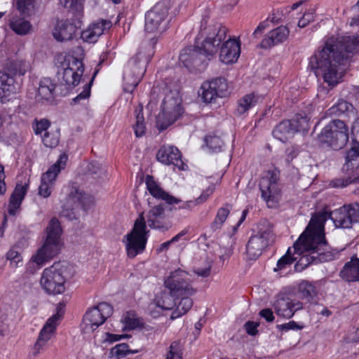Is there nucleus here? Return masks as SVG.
Returning <instances> with one entry per match:
<instances>
[{
	"instance_id": "nucleus-1",
	"label": "nucleus",
	"mask_w": 359,
	"mask_h": 359,
	"mask_svg": "<svg viewBox=\"0 0 359 359\" xmlns=\"http://www.w3.org/2000/svg\"><path fill=\"white\" fill-rule=\"evenodd\" d=\"M358 53V35L330 37L325 41L323 48L310 57L308 67L332 89L343 81L344 67Z\"/></svg>"
},
{
	"instance_id": "nucleus-2",
	"label": "nucleus",
	"mask_w": 359,
	"mask_h": 359,
	"mask_svg": "<svg viewBox=\"0 0 359 359\" xmlns=\"http://www.w3.org/2000/svg\"><path fill=\"white\" fill-rule=\"evenodd\" d=\"M330 248L323 228L318 226L313 229L312 224H309L293 244L294 254L303 255L294 265L295 271L300 272L311 264L333 260L335 255Z\"/></svg>"
},
{
	"instance_id": "nucleus-3",
	"label": "nucleus",
	"mask_w": 359,
	"mask_h": 359,
	"mask_svg": "<svg viewBox=\"0 0 359 359\" xmlns=\"http://www.w3.org/2000/svg\"><path fill=\"white\" fill-rule=\"evenodd\" d=\"M330 219L337 228L348 229L353 223L359 222V205L358 203L344 205L330 212H324L311 218L312 229L320 226L324 230L323 223ZM325 233V231H323Z\"/></svg>"
},
{
	"instance_id": "nucleus-4",
	"label": "nucleus",
	"mask_w": 359,
	"mask_h": 359,
	"mask_svg": "<svg viewBox=\"0 0 359 359\" xmlns=\"http://www.w3.org/2000/svg\"><path fill=\"white\" fill-rule=\"evenodd\" d=\"M72 275V266L66 262L54 263L43 270L40 285L50 294H62L65 290V284Z\"/></svg>"
},
{
	"instance_id": "nucleus-5",
	"label": "nucleus",
	"mask_w": 359,
	"mask_h": 359,
	"mask_svg": "<svg viewBox=\"0 0 359 359\" xmlns=\"http://www.w3.org/2000/svg\"><path fill=\"white\" fill-rule=\"evenodd\" d=\"M62 229L60 222L55 217L52 218L46 229L45 241L36 254L32 257V260L38 265H41L55 256L62 245Z\"/></svg>"
},
{
	"instance_id": "nucleus-6",
	"label": "nucleus",
	"mask_w": 359,
	"mask_h": 359,
	"mask_svg": "<svg viewBox=\"0 0 359 359\" xmlns=\"http://www.w3.org/2000/svg\"><path fill=\"white\" fill-rule=\"evenodd\" d=\"M153 55L149 48H141L128 62L123 73V90L132 93L142 78L146 66Z\"/></svg>"
},
{
	"instance_id": "nucleus-7",
	"label": "nucleus",
	"mask_w": 359,
	"mask_h": 359,
	"mask_svg": "<svg viewBox=\"0 0 359 359\" xmlns=\"http://www.w3.org/2000/svg\"><path fill=\"white\" fill-rule=\"evenodd\" d=\"M348 139V127L339 119L330 121L318 135V140L323 147L337 151L344 148Z\"/></svg>"
},
{
	"instance_id": "nucleus-8",
	"label": "nucleus",
	"mask_w": 359,
	"mask_h": 359,
	"mask_svg": "<svg viewBox=\"0 0 359 359\" xmlns=\"http://www.w3.org/2000/svg\"><path fill=\"white\" fill-rule=\"evenodd\" d=\"M149 232L142 212L135 221L132 230L123 238L128 257L134 258L144 252Z\"/></svg>"
},
{
	"instance_id": "nucleus-9",
	"label": "nucleus",
	"mask_w": 359,
	"mask_h": 359,
	"mask_svg": "<svg viewBox=\"0 0 359 359\" xmlns=\"http://www.w3.org/2000/svg\"><path fill=\"white\" fill-rule=\"evenodd\" d=\"M182 113L181 100L177 96V90H170L165 97L161 105V112L157 116L156 124L159 130L166 129Z\"/></svg>"
},
{
	"instance_id": "nucleus-10",
	"label": "nucleus",
	"mask_w": 359,
	"mask_h": 359,
	"mask_svg": "<svg viewBox=\"0 0 359 359\" xmlns=\"http://www.w3.org/2000/svg\"><path fill=\"white\" fill-rule=\"evenodd\" d=\"M227 29L219 23L208 25L203 29V57L208 61L216 58L219 48L226 37Z\"/></svg>"
},
{
	"instance_id": "nucleus-11",
	"label": "nucleus",
	"mask_w": 359,
	"mask_h": 359,
	"mask_svg": "<svg viewBox=\"0 0 359 359\" xmlns=\"http://www.w3.org/2000/svg\"><path fill=\"white\" fill-rule=\"evenodd\" d=\"M113 313L112 306L106 303H100L97 306L86 311L83 318L81 329L83 333L93 332Z\"/></svg>"
},
{
	"instance_id": "nucleus-12",
	"label": "nucleus",
	"mask_w": 359,
	"mask_h": 359,
	"mask_svg": "<svg viewBox=\"0 0 359 359\" xmlns=\"http://www.w3.org/2000/svg\"><path fill=\"white\" fill-rule=\"evenodd\" d=\"M168 8L164 3L156 4L145 15V30L163 32L168 27Z\"/></svg>"
},
{
	"instance_id": "nucleus-13",
	"label": "nucleus",
	"mask_w": 359,
	"mask_h": 359,
	"mask_svg": "<svg viewBox=\"0 0 359 359\" xmlns=\"http://www.w3.org/2000/svg\"><path fill=\"white\" fill-rule=\"evenodd\" d=\"M273 234L272 230L267 228L260 229L256 235L251 236L246 244V254L248 259H257L263 250L273 241Z\"/></svg>"
},
{
	"instance_id": "nucleus-14",
	"label": "nucleus",
	"mask_w": 359,
	"mask_h": 359,
	"mask_svg": "<svg viewBox=\"0 0 359 359\" xmlns=\"http://www.w3.org/2000/svg\"><path fill=\"white\" fill-rule=\"evenodd\" d=\"M279 174L276 170L268 171L259 181V189L262 193V198L267 203L268 205H273L278 202L280 190L278 187V181Z\"/></svg>"
},
{
	"instance_id": "nucleus-15",
	"label": "nucleus",
	"mask_w": 359,
	"mask_h": 359,
	"mask_svg": "<svg viewBox=\"0 0 359 359\" xmlns=\"http://www.w3.org/2000/svg\"><path fill=\"white\" fill-rule=\"evenodd\" d=\"M67 161V156L61 155L58 160L43 173L41 179V184L39 187V194L48 198L50 196L55 179L62 169H64Z\"/></svg>"
},
{
	"instance_id": "nucleus-16",
	"label": "nucleus",
	"mask_w": 359,
	"mask_h": 359,
	"mask_svg": "<svg viewBox=\"0 0 359 359\" xmlns=\"http://www.w3.org/2000/svg\"><path fill=\"white\" fill-rule=\"evenodd\" d=\"M202 42L197 38L194 46H188L182 50L179 60L187 70L192 74L199 73V67L202 63Z\"/></svg>"
},
{
	"instance_id": "nucleus-17",
	"label": "nucleus",
	"mask_w": 359,
	"mask_h": 359,
	"mask_svg": "<svg viewBox=\"0 0 359 359\" xmlns=\"http://www.w3.org/2000/svg\"><path fill=\"white\" fill-rule=\"evenodd\" d=\"M145 184L149 194L156 199L165 201L168 205L179 204V208L189 209L191 208L194 203L189 201L182 202L180 199L175 198L170 195L168 192L165 191L160 184L155 181L151 175H147L145 179Z\"/></svg>"
},
{
	"instance_id": "nucleus-18",
	"label": "nucleus",
	"mask_w": 359,
	"mask_h": 359,
	"mask_svg": "<svg viewBox=\"0 0 359 359\" xmlns=\"http://www.w3.org/2000/svg\"><path fill=\"white\" fill-rule=\"evenodd\" d=\"M228 83L224 77H217L208 81V88L203 84V109L208 104L217 107L216 100L229 94Z\"/></svg>"
},
{
	"instance_id": "nucleus-19",
	"label": "nucleus",
	"mask_w": 359,
	"mask_h": 359,
	"mask_svg": "<svg viewBox=\"0 0 359 359\" xmlns=\"http://www.w3.org/2000/svg\"><path fill=\"white\" fill-rule=\"evenodd\" d=\"M62 81L69 86L78 85L84 71L82 60L74 56H68L62 62Z\"/></svg>"
},
{
	"instance_id": "nucleus-20",
	"label": "nucleus",
	"mask_w": 359,
	"mask_h": 359,
	"mask_svg": "<svg viewBox=\"0 0 359 359\" xmlns=\"http://www.w3.org/2000/svg\"><path fill=\"white\" fill-rule=\"evenodd\" d=\"M186 273L180 269L170 273L165 280V287L174 294L191 295L194 292L191 286L184 281Z\"/></svg>"
},
{
	"instance_id": "nucleus-21",
	"label": "nucleus",
	"mask_w": 359,
	"mask_h": 359,
	"mask_svg": "<svg viewBox=\"0 0 359 359\" xmlns=\"http://www.w3.org/2000/svg\"><path fill=\"white\" fill-rule=\"evenodd\" d=\"M144 217L146 224L151 229L164 231L171 226L170 222L165 218V208L162 204L151 207Z\"/></svg>"
},
{
	"instance_id": "nucleus-22",
	"label": "nucleus",
	"mask_w": 359,
	"mask_h": 359,
	"mask_svg": "<svg viewBox=\"0 0 359 359\" xmlns=\"http://www.w3.org/2000/svg\"><path fill=\"white\" fill-rule=\"evenodd\" d=\"M157 160L165 165H173L180 170H185L188 166L182 160L179 149L173 146L164 145L160 148L157 154Z\"/></svg>"
},
{
	"instance_id": "nucleus-23",
	"label": "nucleus",
	"mask_w": 359,
	"mask_h": 359,
	"mask_svg": "<svg viewBox=\"0 0 359 359\" xmlns=\"http://www.w3.org/2000/svg\"><path fill=\"white\" fill-rule=\"evenodd\" d=\"M276 313L285 318H292L296 311L302 309V302L288 296L280 297L273 304Z\"/></svg>"
},
{
	"instance_id": "nucleus-24",
	"label": "nucleus",
	"mask_w": 359,
	"mask_h": 359,
	"mask_svg": "<svg viewBox=\"0 0 359 359\" xmlns=\"http://www.w3.org/2000/svg\"><path fill=\"white\" fill-rule=\"evenodd\" d=\"M175 296L180 297L181 295L174 294L170 290L169 292H164L156 296L155 302L151 303L149 306L148 309L150 315L153 318H157L163 311L172 309L176 306L174 299Z\"/></svg>"
},
{
	"instance_id": "nucleus-25",
	"label": "nucleus",
	"mask_w": 359,
	"mask_h": 359,
	"mask_svg": "<svg viewBox=\"0 0 359 359\" xmlns=\"http://www.w3.org/2000/svg\"><path fill=\"white\" fill-rule=\"evenodd\" d=\"M112 23L108 20H99L90 24L81 34V39L88 43H95L105 30L111 28Z\"/></svg>"
},
{
	"instance_id": "nucleus-26",
	"label": "nucleus",
	"mask_w": 359,
	"mask_h": 359,
	"mask_svg": "<svg viewBox=\"0 0 359 359\" xmlns=\"http://www.w3.org/2000/svg\"><path fill=\"white\" fill-rule=\"evenodd\" d=\"M51 323V320L46 321L41 330L32 349V354L34 357H37L46 350L48 341L54 335L56 329L54 328V326L50 325Z\"/></svg>"
},
{
	"instance_id": "nucleus-27",
	"label": "nucleus",
	"mask_w": 359,
	"mask_h": 359,
	"mask_svg": "<svg viewBox=\"0 0 359 359\" xmlns=\"http://www.w3.org/2000/svg\"><path fill=\"white\" fill-rule=\"evenodd\" d=\"M241 45L235 39H229L224 43L220 48L219 60L224 64H233L240 56Z\"/></svg>"
},
{
	"instance_id": "nucleus-28",
	"label": "nucleus",
	"mask_w": 359,
	"mask_h": 359,
	"mask_svg": "<svg viewBox=\"0 0 359 359\" xmlns=\"http://www.w3.org/2000/svg\"><path fill=\"white\" fill-rule=\"evenodd\" d=\"M78 24L75 25L69 20L57 21L53 31V37L58 41L72 39L78 28L81 27L80 22Z\"/></svg>"
},
{
	"instance_id": "nucleus-29",
	"label": "nucleus",
	"mask_w": 359,
	"mask_h": 359,
	"mask_svg": "<svg viewBox=\"0 0 359 359\" xmlns=\"http://www.w3.org/2000/svg\"><path fill=\"white\" fill-rule=\"evenodd\" d=\"M359 146L353 144L352 147L346 151L345 162L341 168V172L345 175H355L359 176Z\"/></svg>"
},
{
	"instance_id": "nucleus-30",
	"label": "nucleus",
	"mask_w": 359,
	"mask_h": 359,
	"mask_svg": "<svg viewBox=\"0 0 359 359\" xmlns=\"http://www.w3.org/2000/svg\"><path fill=\"white\" fill-rule=\"evenodd\" d=\"M290 31L285 26H280L271 30L262 39L260 47L264 49L270 48L287 40Z\"/></svg>"
},
{
	"instance_id": "nucleus-31",
	"label": "nucleus",
	"mask_w": 359,
	"mask_h": 359,
	"mask_svg": "<svg viewBox=\"0 0 359 359\" xmlns=\"http://www.w3.org/2000/svg\"><path fill=\"white\" fill-rule=\"evenodd\" d=\"M339 277L348 283L359 281V258L356 255H353L350 261L345 263L339 271Z\"/></svg>"
},
{
	"instance_id": "nucleus-32",
	"label": "nucleus",
	"mask_w": 359,
	"mask_h": 359,
	"mask_svg": "<svg viewBox=\"0 0 359 359\" xmlns=\"http://www.w3.org/2000/svg\"><path fill=\"white\" fill-rule=\"evenodd\" d=\"M20 89V83L13 76L0 72V99L15 93Z\"/></svg>"
},
{
	"instance_id": "nucleus-33",
	"label": "nucleus",
	"mask_w": 359,
	"mask_h": 359,
	"mask_svg": "<svg viewBox=\"0 0 359 359\" xmlns=\"http://www.w3.org/2000/svg\"><path fill=\"white\" fill-rule=\"evenodd\" d=\"M318 291L315 284L309 280H302L297 287V296L307 303L316 302Z\"/></svg>"
},
{
	"instance_id": "nucleus-34",
	"label": "nucleus",
	"mask_w": 359,
	"mask_h": 359,
	"mask_svg": "<svg viewBox=\"0 0 359 359\" xmlns=\"http://www.w3.org/2000/svg\"><path fill=\"white\" fill-rule=\"evenodd\" d=\"M27 191V184H18L13 191L9 201L8 212L10 215H14L17 210L20 208L22 200Z\"/></svg>"
},
{
	"instance_id": "nucleus-35",
	"label": "nucleus",
	"mask_w": 359,
	"mask_h": 359,
	"mask_svg": "<svg viewBox=\"0 0 359 359\" xmlns=\"http://www.w3.org/2000/svg\"><path fill=\"white\" fill-rule=\"evenodd\" d=\"M293 128L290 120H284L276 125L272 134L276 139L285 142L295 134V130Z\"/></svg>"
},
{
	"instance_id": "nucleus-36",
	"label": "nucleus",
	"mask_w": 359,
	"mask_h": 359,
	"mask_svg": "<svg viewBox=\"0 0 359 359\" xmlns=\"http://www.w3.org/2000/svg\"><path fill=\"white\" fill-rule=\"evenodd\" d=\"M341 177L334 178L330 182V186L334 188H344L351 184H356L357 187L354 194L359 195V176L355 175H345Z\"/></svg>"
},
{
	"instance_id": "nucleus-37",
	"label": "nucleus",
	"mask_w": 359,
	"mask_h": 359,
	"mask_svg": "<svg viewBox=\"0 0 359 359\" xmlns=\"http://www.w3.org/2000/svg\"><path fill=\"white\" fill-rule=\"evenodd\" d=\"M257 100L258 97L254 93L245 95L238 101L237 107L233 112L234 115L237 116L243 115L256 104Z\"/></svg>"
},
{
	"instance_id": "nucleus-38",
	"label": "nucleus",
	"mask_w": 359,
	"mask_h": 359,
	"mask_svg": "<svg viewBox=\"0 0 359 359\" xmlns=\"http://www.w3.org/2000/svg\"><path fill=\"white\" fill-rule=\"evenodd\" d=\"M55 85L49 78H43L39 82L38 96L41 100H50L53 97Z\"/></svg>"
},
{
	"instance_id": "nucleus-39",
	"label": "nucleus",
	"mask_w": 359,
	"mask_h": 359,
	"mask_svg": "<svg viewBox=\"0 0 359 359\" xmlns=\"http://www.w3.org/2000/svg\"><path fill=\"white\" fill-rule=\"evenodd\" d=\"M291 121L295 133L298 132L306 133L310 128V118L306 115L297 114Z\"/></svg>"
},
{
	"instance_id": "nucleus-40",
	"label": "nucleus",
	"mask_w": 359,
	"mask_h": 359,
	"mask_svg": "<svg viewBox=\"0 0 359 359\" xmlns=\"http://www.w3.org/2000/svg\"><path fill=\"white\" fill-rule=\"evenodd\" d=\"M11 29L17 34L25 35L29 33L32 28L30 22L24 18H15L11 20Z\"/></svg>"
},
{
	"instance_id": "nucleus-41",
	"label": "nucleus",
	"mask_w": 359,
	"mask_h": 359,
	"mask_svg": "<svg viewBox=\"0 0 359 359\" xmlns=\"http://www.w3.org/2000/svg\"><path fill=\"white\" fill-rule=\"evenodd\" d=\"M60 136L59 129H50L41 135V139L46 147L54 148L59 144Z\"/></svg>"
},
{
	"instance_id": "nucleus-42",
	"label": "nucleus",
	"mask_w": 359,
	"mask_h": 359,
	"mask_svg": "<svg viewBox=\"0 0 359 359\" xmlns=\"http://www.w3.org/2000/svg\"><path fill=\"white\" fill-rule=\"evenodd\" d=\"M31 68L29 62L23 60H16L10 63L8 69L14 75L23 76Z\"/></svg>"
},
{
	"instance_id": "nucleus-43",
	"label": "nucleus",
	"mask_w": 359,
	"mask_h": 359,
	"mask_svg": "<svg viewBox=\"0 0 359 359\" xmlns=\"http://www.w3.org/2000/svg\"><path fill=\"white\" fill-rule=\"evenodd\" d=\"M136 123L133 126L134 132L137 137L143 136L145 133L144 118L143 116V107L140 105L135 109Z\"/></svg>"
},
{
	"instance_id": "nucleus-44",
	"label": "nucleus",
	"mask_w": 359,
	"mask_h": 359,
	"mask_svg": "<svg viewBox=\"0 0 359 359\" xmlns=\"http://www.w3.org/2000/svg\"><path fill=\"white\" fill-rule=\"evenodd\" d=\"M182 297L180 302L177 304L176 309L173 311L171 318H177L186 313L192 306L193 302L188 295Z\"/></svg>"
},
{
	"instance_id": "nucleus-45",
	"label": "nucleus",
	"mask_w": 359,
	"mask_h": 359,
	"mask_svg": "<svg viewBox=\"0 0 359 359\" xmlns=\"http://www.w3.org/2000/svg\"><path fill=\"white\" fill-rule=\"evenodd\" d=\"M210 152H220L224 145L223 140L216 135H207L203 140Z\"/></svg>"
},
{
	"instance_id": "nucleus-46",
	"label": "nucleus",
	"mask_w": 359,
	"mask_h": 359,
	"mask_svg": "<svg viewBox=\"0 0 359 359\" xmlns=\"http://www.w3.org/2000/svg\"><path fill=\"white\" fill-rule=\"evenodd\" d=\"M70 196L74 201H76L80 203L83 208L87 209L90 205L94 203V198L90 194H86L77 189H74V191H72Z\"/></svg>"
},
{
	"instance_id": "nucleus-47",
	"label": "nucleus",
	"mask_w": 359,
	"mask_h": 359,
	"mask_svg": "<svg viewBox=\"0 0 359 359\" xmlns=\"http://www.w3.org/2000/svg\"><path fill=\"white\" fill-rule=\"evenodd\" d=\"M230 209L229 205L226 204V207L220 208L218 210L216 217L211 224V228L213 230H216L222 227L230 212Z\"/></svg>"
},
{
	"instance_id": "nucleus-48",
	"label": "nucleus",
	"mask_w": 359,
	"mask_h": 359,
	"mask_svg": "<svg viewBox=\"0 0 359 359\" xmlns=\"http://www.w3.org/2000/svg\"><path fill=\"white\" fill-rule=\"evenodd\" d=\"M6 259L10 262V265L12 267H18L20 264H22V257L19 248L16 245L13 246L6 253Z\"/></svg>"
},
{
	"instance_id": "nucleus-49",
	"label": "nucleus",
	"mask_w": 359,
	"mask_h": 359,
	"mask_svg": "<svg viewBox=\"0 0 359 359\" xmlns=\"http://www.w3.org/2000/svg\"><path fill=\"white\" fill-rule=\"evenodd\" d=\"M353 105L344 100H339L332 107L329 109V113L331 115L341 116L346 111H348Z\"/></svg>"
},
{
	"instance_id": "nucleus-50",
	"label": "nucleus",
	"mask_w": 359,
	"mask_h": 359,
	"mask_svg": "<svg viewBox=\"0 0 359 359\" xmlns=\"http://www.w3.org/2000/svg\"><path fill=\"white\" fill-rule=\"evenodd\" d=\"M121 322L124 324L125 329L134 330L141 325V322L136 315L132 312H127L122 318Z\"/></svg>"
},
{
	"instance_id": "nucleus-51",
	"label": "nucleus",
	"mask_w": 359,
	"mask_h": 359,
	"mask_svg": "<svg viewBox=\"0 0 359 359\" xmlns=\"http://www.w3.org/2000/svg\"><path fill=\"white\" fill-rule=\"evenodd\" d=\"M88 174L93 178H101L105 175L106 167L98 162L93 161L88 164Z\"/></svg>"
},
{
	"instance_id": "nucleus-52",
	"label": "nucleus",
	"mask_w": 359,
	"mask_h": 359,
	"mask_svg": "<svg viewBox=\"0 0 359 359\" xmlns=\"http://www.w3.org/2000/svg\"><path fill=\"white\" fill-rule=\"evenodd\" d=\"M222 176L219 175H212L206 177L208 187L203 190V201L206 200L215 191L217 184L221 182Z\"/></svg>"
},
{
	"instance_id": "nucleus-53",
	"label": "nucleus",
	"mask_w": 359,
	"mask_h": 359,
	"mask_svg": "<svg viewBox=\"0 0 359 359\" xmlns=\"http://www.w3.org/2000/svg\"><path fill=\"white\" fill-rule=\"evenodd\" d=\"M293 255L294 252H292L291 248H289L286 254L278 259L274 270H282L285 269L287 265H291L297 259V257H294Z\"/></svg>"
},
{
	"instance_id": "nucleus-54",
	"label": "nucleus",
	"mask_w": 359,
	"mask_h": 359,
	"mask_svg": "<svg viewBox=\"0 0 359 359\" xmlns=\"http://www.w3.org/2000/svg\"><path fill=\"white\" fill-rule=\"evenodd\" d=\"M111 352L113 355L120 358L126 356L128 353H137V351H132L129 348V346L127 344L122 343L117 344L114 348H112Z\"/></svg>"
},
{
	"instance_id": "nucleus-55",
	"label": "nucleus",
	"mask_w": 359,
	"mask_h": 359,
	"mask_svg": "<svg viewBox=\"0 0 359 359\" xmlns=\"http://www.w3.org/2000/svg\"><path fill=\"white\" fill-rule=\"evenodd\" d=\"M182 346L179 341L172 342L169 348L166 359H182Z\"/></svg>"
},
{
	"instance_id": "nucleus-56",
	"label": "nucleus",
	"mask_w": 359,
	"mask_h": 359,
	"mask_svg": "<svg viewBox=\"0 0 359 359\" xmlns=\"http://www.w3.org/2000/svg\"><path fill=\"white\" fill-rule=\"evenodd\" d=\"M50 123L47 119H41L40 121H36L35 124L33 126V128L36 135H42V133H45L46 132H48L50 130Z\"/></svg>"
},
{
	"instance_id": "nucleus-57",
	"label": "nucleus",
	"mask_w": 359,
	"mask_h": 359,
	"mask_svg": "<svg viewBox=\"0 0 359 359\" xmlns=\"http://www.w3.org/2000/svg\"><path fill=\"white\" fill-rule=\"evenodd\" d=\"M65 304L64 303L60 302L57 306V313L47 320V321H52L50 325L54 326V328L55 329L63 316L65 313Z\"/></svg>"
},
{
	"instance_id": "nucleus-58",
	"label": "nucleus",
	"mask_w": 359,
	"mask_h": 359,
	"mask_svg": "<svg viewBox=\"0 0 359 359\" xmlns=\"http://www.w3.org/2000/svg\"><path fill=\"white\" fill-rule=\"evenodd\" d=\"M34 0H17V8L22 15H27L32 7Z\"/></svg>"
},
{
	"instance_id": "nucleus-59",
	"label": "nucleus",
	"mask_w": 359,
	"mask_h": 359,
	"mask_svg": "<svg viewBox=\"0 0 359 359\" xmlns=\"http://www.w3.org/2000/svg\"><path fill=\"white\" fill-rule=\"evenodd\" d=\"M314 14L315 10L312 8L305 12L303 17L299 20L298 26L301 28H303L307 26L310 22L314 21Z\"/></svg>"
},
{
	"instance_id": "nucleus-60",
	"label": "nucleus",
	"mask_w": 359,
	"mask_h": 359,
	"mask_svg": "<svg viewBox=\"0 0 359 359\" xmlns=\"http://www.w3.org/2000/svg\"><path fill=\"white\" fill-rule=\"evenodd\" d=\"M303 327V325L298 324L294 320H291L287 323L276 325V328L282 332H287L289 330H302Z\"/></svg>"
},
{
	"instance_id": "nucleus-61",
	"label": "nucleus",
	"mask_w": 359,
	"mask_h": 359,
	"mask_svg": "<svg viewBox=\"0 0 359 359\" xmlns=\"http://www.w3.org/2000/svg\"><path fill=\"white\" fill-rule=\"evenodd\" d=\"M83 0H60V3L65 8L75 9L80 12L82 10V2Z\"/></svg>"
},
{
	"instance_id": "nucleus-62",
	"label": "nucleus",
	"mask_w": 359,
	"mask_h": 359,
	"mask_svg": "<svg viewBox=\"0 0 359 359\" xmlns=\"http://www.w3.org/2000/svg\"><path fill=\"white\" fill-rule=\"evenodd\" d=\"M91 82L92 81L84 85L83 90L73 99L74 102L79 103L81 100L88 99L90 95Z\"/></svg>"
},
{
	"instance_id": "nucleus-63",
	"label": "nucleus",
	"mask_w": 359,
	"mask_h": 359,
	"mask_svg": "<svg viewBox=\"0 0 359 359\" xmlns=\"http://www.w3.org/2000/svg\"><path fill=\"white\" fill-rule=\"evenodd\" d=\"M216 259V255L215 254H211L210 256H208L205 260V262L203 263V278L208 277L210 275L212 264Z\"/></svg>"
},
{
	"instance_id": "nucleus-64",
	"label": "nucleus",
	"mask_w": 359,
	"mask_h": 359,
	"mask_svg": "<svg viewBox=\"0 0 359 359\" xmlns=\"http://www.w3.org/2000/svg\"><path fill=\"white\" fill-rule=\"evenodd\" d=\"M352 142L359 146V117L354 121L352 128Z\"/></svg>"
}]
</instances>
